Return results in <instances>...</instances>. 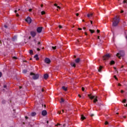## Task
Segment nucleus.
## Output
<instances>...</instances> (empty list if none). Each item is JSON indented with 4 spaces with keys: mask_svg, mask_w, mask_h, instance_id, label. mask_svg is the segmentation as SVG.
Masks as SVG:
<instances>
[{
    "mask_svg": "<svg viewBox=\"0 0 127 127\" xmlns=\"http://www.w3.org/2000/svg\"><path fill=\"white\" fill-rule=\"evenodd\" d=\"M32 11V9H29V11L30 12V11Z\"/></svg>",
    "mask_w": 127,
    "mask_h": 127,
    "instance_id": "obj_36",
    "label": "nucleus"
},
{
    "mask_svg": "<svg viewBox=\"0 0 127 127\" xmlns=\"http://www.w3.org/2000/svg\"><path fill=\"white\" fill-rule=\"evenodd\" d=\"M42 116H46L47 115V111L46 110H44L42 112Z\"/></svg>",
    "mask_w": 127,
    "mask_h": 127,
    "instance_id": "obj_10",
    "label": "nucleus"
},
{
    "mask_svg": "<svg viewBox=\"0 0 127 127\" xmlns=\"http://www.w3.org/2000/svg\"><path fill=\"white\" fill-rule=\"evenodd\" d=\"M13 59H17V58L16 57H13Z\"/></svg>",
    "mask_w": 127,
    "mask_h": 127,
    "instance_id": "obj_33",
    "label": "nucleus"
},
{
    "mask_svg": "<svg viewBox=\"0 0 127 127\" xmlns=\"http://www.w3.org/2000/svg\"><path fill=\"white\" fill-rule=\"evenodd\" d=\"M118 86H121V84L119 83Z\"/></svg>",
    "mask_w": 127,
    "mask_h": 127,
    "instance_id": "obj_52",
    "label": "nucleus"
},
{
    "mask_svg": "<svg viewBox=\"0 0 127 127\" xmlns=\"http://www.w3.org/2000/svg\"><path fill=\"white\" fill-rule=\"evenodd\" d=\"M59 28H62V26L61 25H59Z\"/></svg>",
    "mask_w": 127,
    "mask_h": 127,
    "instance_id": "obj_37",
    "label": "nucleus"
},
{
    "mask_svg": "<svg viewBox=\"0 0 127 127\" xmlns=\"http://www.w3.org/2000/svg\"><path fill=\"white\" fill-rule=\"evenodd\" d=\"M41 7H42V6H43V4H42V5H41Z\"/></svg>",
    "mask_w": 127,
    "mask_h": 127,
    "instance_id": "obj_57",
    "label": "nucleus"
},
{
    "mask_svg": "<svg viewBox=\"0 0 127 127\" xmlns=\"http://www.w3.org/2000/svg\"><path fill=\"white\" fill-rule=\"evenodd\" d=\"M53 49L55 50L56 49V47H52Z\"/></svg>",
    "mask_w": 127,
    "mask_h": 127,
    "instance_id": "obj_30",
    "label": "nucleus"
},
{
    "mask_svg": "<svg viewBox=\"0 0 127 127\" xmlns=\"http://www.w3.org/2000/svg\"><path fill=\"white\" fill-rule=\"evenodd\" d=\"M98 39H100V36H98Z\"/></svg>",
    "mask_w": 127,
    "mask_h": 127,
    "instance_id": "obj_54",
    "label": "nucleus"
},
{
    "mask_svg": "<svg viewBox=\"0 0 127 127\" xmlns=\"http://www.w3.org/2000/svg\"><path fill=\"white\" fill-rule=\"evenodd\" d=\"M78 30H82V28H78Z\"/></svg>",
    "mask_w": 127,
    "mask_h": 127,
    "instance_id": "obj_35",
    "label": "nucleus"
},
{
    "mask_svg": "<svg viewBox=\"0 0 127 127\" xmlns=\"http://www.w3.org/2000/svg\"><path fill=\"white\" fill-rule=\"evenodd\" d=\"M97 31L98 32V33H99L100 32V30H97Z\"/></svg>",
    "mask_w": 127,
    "mask_h": 127,
    "instance_id": "obj_43",
    "label": "nucleus"
},
{
    "mask_svg": "<svg viewBox=\"0 0 127 127\" xmlns=\"http://www.w3.org/2000/svg\"><path fill=\"white\" fill-rule=\"evenodd\" d=\"M45 62L47 64H50V63H51V61L50 60V59H48V58H46L45 59Z\"/></svg>",
    "mask_w": 127,
    "mask_h": 127,
    "instance_id": "obj_8",
    "label": "nucleus"
},
{
    "mask_svg": "<svg viewBox=\"0 0 127 127\" xmlns=\"http://www.w3.org/2000/svg\"><path fill=\"white\" fill-rule=\"evenodd\" d=\"M76 63H79L80 62V59H77L75 60Z\"/></svg>",
    "mask_w": 127,
    "mask_h": 127,
    "instance_id": "obj_18",
    "label": "nucleus"
},
{
    "mask_svg": "<svg viewBox=\"0 0 127 127\" xmlns=\"http://www.w3.org/2000/svg\"><path fill=\"white\" fill-rule=\"evenodd\" d=\"M76 16H79V13H76Z\"/></svg>",
    "mask_w": 127,
    "mask_h": 127,
    "instance_id": "obj_39",
    "label": "nucleus"
},
{
    "mask_svg": "<svg viewBox=\"0 0 127 127\" xmlns=\"http://www.w3.org/2000/svg\"><path fill=\"white\" fill-rule=\"evenodd\" d=\"M34 58H35V59L36 60H38V59H39V58H38V55H36L35 56H34Z\"/></svg>",
    "mask_w": 127,
    "mask_h": 127,
    "instance_id": "obj_17",
    "label": "nucleus"
},
{
    "mask_svg": "<svg viewBox=\"0 0 127 127\" xmlns=\"http://www.w3.org/2000/svg\"><path fill=\"white\" fill-rule=\"evenodd\" d=\"M82 91H85V89L84 88V87H82Z\"/></svg>",
    "mask_w": 127,
    "mask_h": 127,
    "instance_id": "obj_34",
    "label": "nucleus"
},
{
    "mask_svg": "<svg viewBox=\"0 0 127 127\" xmlns=\"http://www.w3.org/2000/svg\"><path fill=\"white\" fill-rule=\"evenodd\" d=\"M90 22H91V24H93V21H90Z\"/></svg>",
    "mask_w": 127,
    "mask_h": 127,
    "instance_id": "obj_48",
    "label": "nucleus"
},
{
    "mask_svg": "<svg viewBox=\"0 0 127 127\" xmlns=\"http://www.w3.org/2000/svg\"><path fill=\"white\" fill-rule=\"evenodd\" d=\"M101 70H102V66H100L99 69H98V71L101 72Z\"/></svg>",
    "mask_w": 127,
    "mask_h": 127,
    "instance_id": "obj_26",
    "label": "nucleus"
},
{
    "mask_svg": "<svg viewBox=\"0 0 127 127\" xmlns=\"http://www.w3.org/2000/svg\"><path fill=\"white\" fill-rule=\"evenodd\" d=\"M71 66H72V67H75V63H72L71 64Z\"/></svg>",
    "mask_w": 127,
    "mask_h": 127,
    "instance_id": "obj_21",
    "label": "nucleus"
},
{
    "mask_svg": "<svg viewBox=\"0 0 127 127\" xmlns=\"http://www.w3.org/2000/svg\"><path fill=\"white\" fill-rule=\"evenodd\" d=\"M44 90L42 89V92H44Z\"/></svg>",
    "mask_w": 127,
    "mask_h": 127,
    "instance_id": "obj_59",
    "label": "nucleus"
},
{
    "mask_svg": "<svg viewBox=\"0 0 127 127\" xmlns=\"http://www.w3.org/2000/svg\"><path fill=\"white\" fill-rule=\"evenodd\" d=\"M30 34H31L32 37H35V36H36V32L31 31L30 32Z\"/></svg>",
    "mask_w": 127,
    "mask_h": 127,
    "instance_id": "obj_6",
    "label": "nucleus"
},
{
    "mask_svg": "<svg viewBox=\"0 0 127 127\" xmlns=\"http://www.w3.org/2000/svg\"><path fill=\"white\" fill-rule=\"evenodd\" d=\"M19 88H20V89H21V87L20 86Z\"/></svg>",
    "mask_w": 127,
    "mask_h": 127,
    "instance_id": "obj_61",
    "label": "nucleus"
},
{
    "mask_svg": "<svg viewBox=\"0 0 127 127\" xmlns=\"http://www.w3.org/2000/svg\"><path fill=\"white\" fill-rule=\"evenodd\" d=\"M26 72H27V70H26V69H24V70H23V73L24 74H25V73H26Z\"/></svg>",
    "mask_w": 127,
    "mask_h": 127,
    "instance_id": "obj_25",
    "label": "nucleus"
},
{
    "mask_svg": "<svg viewBox=\"0 0 127 127\" xmlns=\"http://www.w3.org/2000/svg\"><path fill=\"white\" fill-rule=\"evenodd\" d=\"M90 116H91V117H93L94 114H91V115H90Z\"/></svg>",
    "mask_w": 127,
    "mask_h": 127,
    "instance_id": "obj_46",
    "label": "nucleus"
},
{
    "mask_svg": "<svg viewBox=\"0 0 127 127\" xmlns=\"http://www.w3.org/2000/svg\"><path fill=\"white\" fill-rule=\"evenodd\" d=\"M14 12H15V13H16V12H17V10H15L14 11Z\"/></svg>",
    "mask_w": 127,
    "mask_h": 127,
    "instance_id": "obj_41",
    "label": "nucleus"
},
{
    "mask_svg": "<svg viewBox=\"0 0 127 127\" xmlns=\"http://www.w3.org/2000/svg\"><path fill=\"white\" fill-rule=\"evenodd\" d=\"M40 42H39L38 43V45H40Z\"/></svg>",
    "mask_w": 127,
    "mask_h": 127,
    "instance_id": "obj_44",
    "label": "nucleus"
},
{
    "mask_svg": "<svg viewBox=\"0 0 127 127\" xmlns=\"http://www.w3.org/2000/svg\"><path fill=\"white\" fill-rule=\"evenodd\" d=\"M85 35H87V33H85Z\"/></svg>",
    "mask_w": 127,
    "mask_h": 127,
    "instance_id": "obj_60",
    "label": "nucleus"
},
{
    "mask_svg": "<svg viewBox=\"0 0 127 127\" xmlns=\"http://www.w3.org/2000/svg\"><path fill=\"white\" fill-rule=\"evenodd\" d=\"M17 38V37H16V36H14L12 38L13 41H15V40H16Z\"/></svg>",
    "mask_w": 127,
    "mask_h": 127,
    "instance_id": "obj_11",
    "label": "nucleus"
},
{
    "mask_svg": "<svg viewBox=\"0 0 127 127\" xmlns=\"http://www.w3.org/2000/svg\"><path fill=\"white\" fill-rule=\"evenodd\" d=\"M62 89H63V90H64V91H67V87H66L65 86H63Z\"/></svg>",
    "mask_w": 127,
    "mask_h": 127,
    "instance_id": "obj_14",
    "label": "nucleus"
},
{
    "mask_svg": "<svg viewBox=\"0 0 127 127\" xmlns=\"http://www.w3.org/2000/svg\"><path fill=\"white\" fill-rule=\"evenodd\" d=\"M88 97L91 99V100H93V99H94L93 100V103H96V102H98V99H97L96 96H91V95H88Z\"/></svg>",
    "mask_w": 127,
    "mask_h": 127,
    "instance_id": "obj_4",
    "label": "nucleus"
},
{
    "mask_svg": "<svg viewBox=\"0 0 127 127\" xmlns=\"http://www.w3.org/2000/svg\"><path fill=\"white\" fill-rule=\"evenodd\" d=\"M58 114H61V111H60V112L59 111Z\"/></svg>",
    "mask_w": 127,
    "mask_h": 127,
    "instance_id": "obj_47",
    "label": "nucleus"
},
{
    "mask_svg": "<svg viewBox=\"0 0 127 127\" xmlns=\"http://www.w3.org/2000/svg\"><path fill=\"white\" fill-rule=\"evenodd\" d=\"M114 68L115 70H116V67H114Z\"/></svg>",
    "mask_w": 127,
    "mask_h": 127,
    "instance_id": "obj_63",
    "label": "nucleus"
},
{
    "mask_svg": "<svg viewBox=\"0 0 127 127\" xmlns=\"http://www.w3.org/2000/svg\"><path fill=\"white\" fill-rule=\"evenodd\" d=\"M116 56L121 59V57H124L125 56V51H120V52L117 54Z\"/></svg>",
    "mask_w": 127,
    "mask_h": 127,
    "instance_id": "obj_2",
    "label": "nucleus"
},
{
    "mask_svg": "<svg viewBox=\"0 0 127 127\" xmlns=\"http://www.w3.org/2000/svg\"><path fill=\"white\" fill-rule=\"evenodd\" d=\"M4 89H3V92H4L6 90V85H4L3 86Z\"/></svg>",
    "mask_w": 127,
    "mask_h": 127,
    "instance_id": "obj_20",
    "label": "nucleus"
},
{
    "mask_svg": "<svg viewBox=\"0 0 127 127\" xmlns=\"http://www.w3.org/2000/svg\"><path fill=\"white\" fill-rule=\"evenodd\" d=\"M25 119H28V118H27V117L26 116V117H25Z\"/></svg>",
    "mask_w": 127,
    "mask_h": 127,
    "instance_id": "obj_53",
    "label": "nucleus"
},
{
    "mask_svg": "<svg viewBox=\"0 0 127 127\" xmlns=\"http://www.w3.org/2000/svg\"><path fill=\"white\" fill-rule=\"evenodd\" d=\"M78 96L79 97V98H81V95H78Z\"/></svg>",
    "mask_w": 127,
    "mask_h": 127,
    "instance_id": "obj_55",
    "label": "nucleus"
},
{
    "mask_svg": "<svg viewBox=\"0 0 127 127\" xmlns=\"http://www.w3.org/2000/svg\"><path fill=\"white\" fill-rule=\"evenodd\" d=\"M113 26H117L120 22V18L117 16H115L112 21Z\"/></svg>",
    "mask_w": 127,
    "mask_h": 127,
    "instance_id": "obj_1",
    "label": "nucleus"
},
{
    "mask_svg": "<svg viewBox=\"0 0 127 127\" xmlns=\"http://www.w3.org/2000/svg\"><path fill=\"white\" fill-rule=\"evenodd\" d=\"M4 27H5V28H7V26H6V25H5L4 26Z\"/></svg>",
    "mask_w": 127,
    "mask_h": 127,
    "instance_id": "obj_31",
    "label": "nucleus"
},
{
    "mask_svg": "<svg viewBox=\"0 0 127 127\" xmlns=\"http://www.w3.org/2000/svg\"><path fill=\"white\" fill-rule=\"evenodd\" d=\"M48 77H49V76H48V74H45L44 75V79H47V78H48Z\"/></svg>",
    "mask_w": 127,
    "mask_h": 127,
    "instance_id": "obj_12",
    "label": "nucleus"
},
{
    "mask_svg": "<svg viewBox=\"0 0 127 127\" xmlns=\"http://www.w3.org/2000/svg\"><path fill=\"white\" fill-rule=\"evenodd\" d=\"M123 103H126V99L123 100Z\"/></svg>",
    "mask_w": 127,
    "mask_h": 127,
    "instance_id": "obj_38",
    "label": "nucleus"
},
{
    "mask_svg": "<svg viewBox=\"0 0 127 127\" xmlns=\"http://www.w3.org/2000/svg\"><path fill=\"white\" fill-rule=\"evenodd\" d=\"M110 57L111 55L109 54H107L103 57V60H108V59H109V58Z\"/></svg>",
    "mask_w": 127,
    "mask_h": 127,
    "instance_id": "obj_5",
    "label": "nucleus"
},
{
    "mask_svg": "<svg viewBox=\"0 0 127 127\" xmlns=\"http://www.w3.org/2000/svg\"><path fill=\"white\" fill-rule=\"evenodd\" d=\"M37 31L38 33H41V32L42 31V27H38L37 28Z\"/></svg>",
    "mask_w": 127,
    "mask_h": 127,
    "instance_id": "obj_9",
    "label": "nucleus"
},
{
    "mask_svg": "<svg viewBox=\"0 0 127 127\" xmlns=\"http://www.w3.org/2000/svg\"><path fill=\"white\" fill-rule=\"evenodd\" d=\"M60 102L61 104H62V103H64V99L63 98H61V100H60Z\"/></svg>",
    "mask_w": 127,
    "mask_h": 127,
    "instance_id": "obj_16",
    "label": "nucleus"
},
{
    "mask_svg": "<svg viewBox=\"0 0 127 127\" xmlns=\"http://www.w3.org/2000/svg\"><path fill=\"white\" fill-rule=\"evenodd\" d=\"M114 78H115V79H116V80H118V78H117V76H116V75L114 76Z\"/></svg>",
    "mask_w": 127,
    "mask_h": 127,
    "instance_id": "obj_32",
    "label": "nucleus"
},
{
    "mask_svg": "<svg viewBox=\"0 0 127 127\" xmlns=\"http://www.w3.org/2000/svg\"><path fill=\"white\" fill-rule=\"evenodd\" d=\"M64 127H65V124L64 125Z\"/></svg>",
    "mask_w": 127,
    "mask_h": 127,
    "instance_id": "obj_62",
    "label": "nucleus"
},
{
    "mask_svg": "<svg viewBox=\"0 0 127 127\" xmlns=\"http://www.w3.org/2000/svg\"><path fill=\"white\" fill-rule=\"evenodd\" d=\"M26 21L28 23H31V18H30V17H28L26 19Z\"/></svg>",
    "mask_w": 127,
    "mask_h": 127,
    "instance_id": "obj_7",
    "label": "nucleus"
},
{
    "mask_svg": "<svg viewBox=\"0 0 127 127\" xmlns=\"http://www.w3.org/2000/svg\"><path fill=\"white\" fill-rule=\"evenodd\" d=\"M123 2H124V3H127V0H124L123 1Z\"/></svg>",
    "mask_w": 127,
    "mask_h": 127,
    "instance_id": "obj_29",
    "label": "nucleus"
},
{
    "mask_svg": "<svg viewBox=\"0 0 127 127\" xmlns=\"http://www.w3.org/2000/svg\"><path fill=\"white\" fill-rule=\"evenodd\" d=\"M1 77V72H0V78Z\"/></svg>",
    "mask_w": 127,
    "mask_h": 127,
    "instance_id": "obj_45",
    "label": "nucleus"
},
{
    "mask_svg": "<svg viewBox=\"0 0 127 127\" xmlns=\"http://www.w3.org/2000/svg\"><path fill=\"white\" fill-rule=\"evenodd\" d=\"M126 38L127 39V36H126Z\"/></svg>",
    "mask_w": 127,
    "mask_h": 127,
    "instance_id": "obj_64",
    "label": "nucleus"
},
{
    "mask_svg": "<svg viewBox=\"0 0 127 127\" xmlns=\"http://www.w3.org/2000/svg\"><path fill=\"white\" fill-rule=\"evenodd\" d=\"M37 50H38V51H40V49H37Z\"/></svg>",
    "mask_w": 127,
    "mask_h": 127,
    "instance_id": "obj_51",
    "label": "nucleus"
},
{
    "mask_svg": "<svg viewBox=\"0 0 127 127\" xmlns=\"http://www.w3.org/2000/svg\"><path fill=\"white\" fill-rule=\"evenodd\" d=\"M54 5H55V6H57V7L58 8H59V9H60V8H61L60 6L57 5V4L55 3V4H54Z\"/></svg>",
    "mask_w": 127,
    "mask_h": 127,
    "instance_id": "obj_24",
    "label": "nucleus"
},
{
    "mask_svg": "<svg viewBox=\"0 0 127 127\" xmlns=\"http://www.w3.org/2000/svg\"><path fill=\"white\" fill-rule=\"evenodd\" d=\"M93 16V13H91L90 14H87V17H91V16Z\"/></svg>",
    "mask_w": 127,
    "mask_h": 127,
    "instance_id": "obj_15",
    "label": "nucleus"
},
{
    "mask_svg": "<svg viewBox=\"0 0 127 127\" xmlns=\"http://www.w3.org/2000/svg\"><path fill=\"white\" fill-rule=\"evenodd\" d=\"M114 64H115V61H112L110 62V65H114Z\"/></svg>",
    "mask_w": 127,
    "mask_h": 127,
    "instance_id": "obj_19",
    "label": "nucleus"
},
{
    "mask_svg": "<svg viewBox=\"0 0 127 127\" xmlns=\"http://www.w3.org/2000/svg\"><path fill=\"white\" fill-rule=\"evenodd\" d=\"M81 120H82V121H83V120H85V119H86V118H85V117H84L83 115H81Z\"/></svg>",
    "mask_w": 127,
    "mask_h": 127,
    "instance_id": "obj_22",
    "label": "nucleus"
},
{
    "mask_svg": "<svg viewBox=\"0 0 127 127\" xmlns=\"http://www.w3.org/2000/svg\"><path fill=\"white\" fill-rule=\"evenodd\" d=\"M62 113H64V110H62Z\"/></svg>",
    "mask_w": 127,
    "mask_h": 127,
    "instance_id": "obj_58",
    "label": "nucleus"
},
{
    "mask_svg": "<svg viewBox=\"0 0 127 127\" xmlns=\"http://www.w3.org/2000/svg\"><path fill=\"white\" fill-rule=\"evenodd\" d=\"M89 31L91 32V33H94L95 32V31L92 29H89Z\"/></svg>",
    "mask_w": 127,
    "mask_h": 127,
    "instance_id": "obj_23",
    "label": "nucleus"
},
{
    "mask_svg": "<svg viewBox=\"0 0 127 127\" xmlns=\"http://www.w3.org/2000/svg\"><path fill=\"white\" fill-rule=\"evenodd\" d=\"M36 115V113L35 112H33L31 114V116H32V117H34Z\"/></svg>",
    "mask_w": 127,
    "mask_h": 127,
    "instance_id": "obj_13",
    "label": "nucleus"
},
{
    "mask_svg": "<svg viewBox=\"0 0 127 127\" xmlns=\"http://www.w3.org/2000/svg\"><path fill=\"white\" fill-rule=\"evenodd\" d=\"M16 16L18 17L19 16V15L18 13H16Z\"/></svg>",
    "mask_w": 127,
    "mask_h": 127,
    "instance_id": "obj_40",
    "label": "nucleus"
},
{
    "mask_svg": "<svg viewBox=\"0 0 127 127\" xmlns=\"http://www.w3.org/2000/svg\"><path fill=\"white\" fill-rule=\"evenodd\" d=\"M108 122H105V125H108Z\"/></svg>",
    "mask_w": 127,
    "mask_h": 127,
    "instance_id": "obj_42",
    "label": "nucleus"
},
{
    "mask_svg": "<svg viewBox=\"0 0 127 127\" xmlns=\"http://www.w3.org/2000/svg\"><path fill=\"white\" fill-rule=\"evenodd\" d=\"M30 54H32V53H33V52L32 51V50H30Z\"/></svg>",
    "mask_w": 127,
    "mask_h": 127,
    "instance_id": "obj_28",
    "label": "nucleus"
},
{
    "mask_svg": "<svg viewBox=\"0 0 127 127\" xmlns=\"http://www.w3.org/2000/svg\"><path fill=\"white\" fill-rule=\"evenodd\" d=\"M41 14L43 15V14H45V11H42L41 12Z\"/></svg>",
    "mask_w": 127,
    "mask_h": 127,
    "instance_id": "obj_27",
    "label": "nucleus"
},
{
    "mask_svg": "<svg viewBox=\"0 0 127 127\" xmlns=\"http://www.w3.org/2000/svg\"><path fill=\"white\" fill-rule=\"evenodd\" d=\"M83 29H86V28L85 27H83Z\"/></svg>",
    "mask_w": 127,
    "mask_h": 127,
    "instance_id": "obj_56",
    "label": "nucleus"
},
{
    "mask_svg": "<svg viewBox=\"0 0 127 127\" xmlns=\"http://www.w3.org/2000/svg\"><path fill=\"white\" fill-rule=\"evenodd\" d=\"M30 76L33 78L34 80H36V79H38L39 75L38 74H35L32 72L30 73Z\"/></svg>",
    "mask_w": 127,
    "mask_h": 127,
    "instance_id": "obj_3",
    "label": "nucleus"
},
{
    "mask_svg": "<svg viewBox=\"0 0 127 127\" xmlns=\"http://www.w3.org/2000/svg\"><path fill=\"white\" fill-rule=\"evenodd\" d=\"M121 93H124V90H121Z\"/></svg>",
    "mask_w": 127,
    "mask_h": 127,
    "instance_id": "obj_49",
    "label": "nucleus"
},
{
    "mask_svg": "<svg viewBox=\"0 0 127 127\" xmlns=\"http://www.w3.org/2000/svg\"><path fill=\"white\" fill-rule=\"evenodd\" d=\"M121 13H123V12H124V10H121Z\"/></svg>",
    "mask_w": 127,
    "mask_h": 127,
    "instance_id": "obj_50",
    "label": "nucleus"
}]
</instances>
